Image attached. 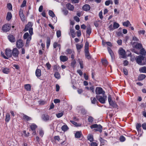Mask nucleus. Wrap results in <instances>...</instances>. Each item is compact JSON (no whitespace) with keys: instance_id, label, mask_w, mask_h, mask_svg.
Masks as SVG:
<instances>
[{"instance_id":"obj_11","label":"nucleus","mask_w":146,"mask_h":146,"mask_svg":"<svg viewBox=\"0 0 146 146\" xmlns=\"http://www.w3.org/2000/svg\"><path fill=\"white\" fill-rule=\"evenodd\" d=\"M42 119L45 121H48L52 119L51 117H50L49 115L47 114L43 115L42 116Z\"/></svg>"},{"instance_id":"obj_20","label":"nucleus","mask_w":146,"mask_h":146,"mask_svg":"<svg viewBox=\"0 0 146 146\" xmlns=\"http://www.w3.org/2000/svg\"><path fill=\"white\" fill-rule=\"evenodd\" d=\"M23 119L26 121H29L31 120V118L30 117H29L27 115L24 114H23Z\"/></svg>"},{"instance_id":"obj_52","label":"nucleus","mask_w":146,"mask_h":146,"mask_svg":"<svg viewBox=\"0 0 146 146\" xmlns=\"http://www.w3.org/2000/svg\"><path fill=\"white\" fill-rule=\"evenodd\" d=\"M90 90H89L90 91L92 92L93 93H94V87L93 86H91L90 87Z\"/></svg>"},{"instance_id":"obj_30","label":"nucleus","mask_w":146,"mask_h":146,"mask_svg":"<svg viewBox=\"0 0 146 146\" xmlns=\"http://www.w3.org/2000/svg\"><path fill=\"white\" fill-rule=\"evenodd\" d=\"M25 89L27 91H30L31 90V86L30 84H26L24 86Z\"/></svg>"},{"instance_id":"obj_17","label":"nucleus","mask_w":146,"mask_h":146,"mask_svg":"<svg viewBox=\"0 0 146 146\" xmlns=\"http://www.w3.org/2000/svg\"><path fill=\"white\" fill-rule=\"evenodd\" d=\"M90 6L88 4H85L82 7V9L84 11H87L90 10Z\"/></svg>"},{"instance_id":"obj_13","label":"nucleus","mask_w":146,"mask_h":146,"mask_svg":"<svg viewBox=\"0 0 146 146\" xmlns=\"http://www.w3.org/2000/svg\"><path fill=\"white\" fill-rule=\"evenodd\" d=\"M144 59V57L140 55L137 56L136 59L137 62L139 64L142 65V61Z\"/></svg>"},{"instance_id":"obj_54","label":"nucleus","mask_w":146,"mask_h":146,"mask_svg":"<svg viewBox=\"0 0 146 146\" xmlns=\"http://www.w3.org/2000/svg\"><path fill=\"white\" fill-rule=\"evenodd\" d=\"M7 7L9 10H11L12 9V5L11 3H8L7 5Z\"/></svg>"},{"instance_id":"obj_36","label":"nucleus","mask_w":146,"mask_h":146,"mask_svg":"<svg viewBox=\"0 0 146 146\" xmlns=\"http://www.w3.org/2000/svg\"><path fill=\"white\" fill-rule=\"evenodd\" d=\"M139 71L141 72L146 73V67L143 66L139 69Z\"/></svg>"},{"instance_id":"obj_35","label":"nucleus","mask_w":146,"mask_h":146,"mask_svg":"<svg viewBox=\"0 0 146 146\" xmlns=\"http://www.w3.org/2000/svg\"><path fill=\"white\" fill-rule=\"evenodd\" d=\"M110 4H113V2L111 0H107L105 1V5L106 6L109 5Z\"/></svg>"},{"instance_id":"obj_57","label":"nucleus","mask_w":146,"mask_h":146,"mask_svg":"<svg viewBox=\"0 0 146 146\" xmlns=\"http://www.w3.org/2000/svg\"><path fill=\"white\" fill-rule=\"evenodd\" d=\"M27 1L26 0H24L23 2V3L21 5V7H24L26 6V4Z\"/></svg>"},{"instance_id":"obj_15","label":"nucleus","mask_w":146,"mask_h":146,"mask_svg":"<svg viewBox=\"0 0 146 146\" xmlns=\"http://www.w3.org/2000/svg\"><path fill=\"white\" fill-rule=\"evenodd\" d=\"M19 15L21 20L22 21H25V19L23 14V11L22 9H20L19 10Z\"/></svg>"},{"instance_id":"obj_19","label":"nucleus","mask_w":146,"mask_h":146,"mask_svg":"<svg viewBox=\"0 0 146 146\" xmlns=\"http://www.w3.org/2000/svg\"><path fill=\"white\" fill-rule=\"evenodd\" d=\"M66 7L68 10L70 11H73L74 9V6L69 3L66 4Z\"/></svg>"},{"instance_id":"obj_37","label":"nucleus","mask_w":146,"mask_h":146,"mask_svg":"<svg viewBox=\"0 0 146 146\" xmlns=\"http://www.w3.org/2000/svg\"><path fill=\"white\" fill-rule=\"evenodd\" d=\"M78 62L80 65V67L81 68H84V65L83 63V61L81 59H78Z\"/></svg>"},{"instance_id":"obj_47","label":"nucleus","mask_w":146,"mask_h":146,"mask_svg":"<svg viewBox=\"0 0 146 146\" xmlns=\"http://www.w3.org/2000/svg\"><path fill=\"white\" fill-rule=\"evenodd\" d=\"M64 113L63 112L58 113L56 114V117L58 118H60L62 117Z\"/></svg>"},{"instance_id":"obj_56","label":"nucleus","mask_w":146,"mask_h":146,"mask_svg":"<svg viewBox=\"0 0 146 146\" xmlns=\"http://www.w3.org/2000/svg\"><path fill=\"white\" fill-rule=\"evenodd\" d=\"M93 118L91 116H90L88 119V121L90 123H92L93 121Z\"/></svg>"},{"instance_id":"obj_58","label":"nucleus","mask_w":146,"mask_h":146,"mask_svg":"<svg viewBox=\"0 0 146 146\" xmlns=\"http://www.w3.org/2000/svg\"><path fill=\"white\" fill-rule=\"evenodd\" d=\"M123 72L124 73V74L127 75L128 74V72H127V70L125 68H123Z\"/></svg>"},{"instance_id":"obj_26","label":"nucleus","mask_w":146,"mask_h":146,"mask_svg":"<svg viewBox=\"0 0 146 146\" xmlns=\"http://www.w3.org/2000/svg\"><path fill=\"white\" fill-rule=\"evenodd\" d=\"M65 53L66 54H71L72 53H74V52L73 50L70 49L68 48L66 50Z\"/></svg>"},{"instance_id":"obj_60","label":"nucleus","mask_w":146,"mask_h":146,"mask_svg":"<svg viewBox=\"0 0 146 146\" xmlns=\"http://www.w3.org/2000/svg\"><path fill=\"white\" fill-rule=\"evenodd\" d=\"M54 139L55 140H57L58 141H59L60 140V137L58 136H54Z\"/></svg>"},{"instance_id":"obj_34","label":"nucleus","mask_w":146,"mask_h":146,"mask_svg":"<svg viewBox=\"0 0 146 146\" xmlns=\"http://www.w3.org/2000/svg\"><path fill=\"white\" fill-rule=\"evenodd\" d=\"M2 71L4 73L6 74H8L10 72L9 69L7 68H3Z\"/></svg>"},{"instance_id":"obj_62","label":"nucleus","mask_w":146,"mask_h":146,"mask_svg":"<svg viewBox=\"0 0 146 146\" xmlns=\"http://www.w3.org/2000/svg\"><path fill=\"white\" fill-rule=\"evenodd\" d=\"M74 19L77 22H79L80 21V19L79 18L76 16H75L74 17Z\"/></svg>"},{"instance_id":"obj_22","label":"nucleus","mask_w":146,"mask_h":146,"mask_svg":"<svg viewBox=\"0 0 146 146\" xmlns=\"http://www.w3.org/2000/svg\"><path fill=\"white\" fill-rule=\"evenodd\" d=\"M36 75L37 77H40L41 75V70L38 69H36L35 72Z\"/></svg>"},{"instance_id":"obj_46","label":"nucleus","mask_w":146,"mask_h":146,"mask_svg":"<svg viewBox=\"0 0 146 146\" xmlns=\"http://www.w3.org/2000/svg\"><path fill=\"white\" fill-rule=\"evenodd\" d=\"M75 137L76 138H80L81 136V133L79 131L77 132L75 134Z\"/></svg>"},{"instance_id":"obj_59","label":"nucleus","mask_w":146,"mask_h":146,"mask_svg":"<svg viewBox=\"0 0 146 146\" xmlns=\"http://www.w3.org/2000/svg\"><path fill=\"white\" fill-rule=\"evenodd\" d=\"M99 16L101 19H102L103 18L102 12V11H101L99 12Z\"/></svg>"},{"instance_id":"obj_25","label":"nucleus","mask_w":146,"mask_h":146,"mask_svg":"<svg viewBox=\"0 0 146 146\" xmlns=\"http://www.w3.org/2000/svg\"><path fill=\"white\" fill-rule=\"evenodd\" d=\"M12 17V15L11 13L10 12H8L7 13L6 19L8 21H9L11 19Z\"/></svg>"},{"instance_id":"obj_31","label":"nucleus","mask_w":146,"mask_h":146,"mask_svg":"<svg viewBox=\"0 0 146 146\" xmlns=\"http://www.w3.org/2000/svg\"><path fill=\"white\" fill-rule=\"evenodd\" d=\"M37 126L35 124H32L30 125V127L32 131H34L37 128Z\"/></svg>"},{"instance_id":"obj_8","label":"nucleus","mask_w":146,"mask_h":146,"mask_svg":"<svg viewBox=\"0 0 146 146\" xmlns=\"http://www.w3.org/2000/svg\"><path fill=\"white\" fill-rule=\"evenodd\" d=\"M108 101L110 105L113 108H116L117 107V104L114 103L111 100V97L110 95H109L108 97Z\"/></svg>"},{"instance_id":"obj_27","label":"nucleus","mask_w":146,"mask_h":146,"mask_svg":"<svg viewBox=\"0 0 146 146\" xmlns=\"http://www.w3.org/2000/svg\"><path fill=\"white\" fill-rule=\"evenodd\" d=\"M134 47L137 49H140L142 48V46L141 44L137 43L134 46Z\"/></svg>"},{"instance_id":"obj_49","label":"nucleus","mask_w":146,"mask_h":146,"mask_svg":"<svg viewBox=\"0 0 146 146\" xmlns=\"http://www.w3.org/2000/svg\"><path fill=\"white\" fill-rule=\"evenodd\" d=\"M141 127V125L140 123H137L136 126V129L137 130V131H140L141 129L140 128Z\"/></svg>"},{"instance_id":"obj_42","label":"nucleus","mask_w":146,"mask_h":146,"mask_svg":"<svg viewBox=\"0 0 146 146\" xmlns=\"http://www.w3.org/2000/svg\"><path fill=\"white\" fill-rule=\"evenodd\" d=\"M86 30L87 33L88 34L90 35L91 32V29L90 27L88 26V27H87Z\"/></svg>"},{"instance_id":"obj_48","label":"nucleus","mask_w":146,"mask_h":146,"mask_svg":"<svg viewBox=\"0 0 146 146\" xmlns=\"http://www.w3.org/2000/svg\"><path fill=\"white\" fill-rule=\"evenodd\" d=\"M119 139L120 141L123 142L125 140V138L124 136L121 135Z\"/></svg>"},{"instance_id":"obj_33","label":"nucleus","mask_w":146,"mask_h":146,"mask_svg":"<svg viewBox=\"0 0 146 146\" xmlns=\"http://www.w3.org/2000/svg\"><path fill=\"white\" fill-rule=\"evenodd\" d=\"M123 26L127 27H128L129 25H131V24H130V22L129 21H127L126 22H123Z\"/></svg>"},{"instance_id":"obj_63","label":"nucleus","mask_w":146,"mask_h":146,"mask_svg":"<svg viewBox=\"0 0 146 146\" xmlns=\"http://www.w3.org/2000/svg\"><path fill=\"white\" fill-rule=\"evenodd\" d=\"M142 127L143 129L146 130V123H144L142 124Z\"/></svg>"},{"instance_id":"obj_44","label":"nucleus","mask_w":146,"mask_h":146,"mask_svg":"<svg viewBox=\"0 0 146 146\" xmlns=\"http://www.w3.org/2000/svg\"><path fill=\"white\" fill-rule=\"evenodd\" d=\"M54 76L56 78L59 79L60 78V75L58 72H56L54 74Z\"/></svg>"},{"instance_id":"obj_28","label":"nucleus","mask_w":146,"mask_h":146,"mask_svg":"<svg viewBox=\"0 0 146 146\" xmlns=\"http://www.w3.org/2000/svg\"><path fill=\"white\" fill-rule=\"evenodd\" d=\"M87 138L91 142H93L94 141L93 136L92 135L89 134L87 136Z\"/></svg>"},{"instance_id":"obj_10","label":"nucleus","mask_w":146,"mask_h":146,"mask_svg":"<svg viewBox=\"0 0 146 146\" xmlns=\"http://www.w3.org/2000/svg\"><path fill=\"white\" fill-rule=\"evenodd\" d=\"M119 54L121 56L122 58H126L125 51L122 48H120L119 50Z\"/></svg>"},{"instance_id":"obj_41","label":"nucleus","mask_w":146,"mask_h":146,"mask_svg":"<svg viewBox=\"0 0 146 146\" xmlns=\"http://www.w3.org/2000/svg\"><path fill=\"white\" fill-rule=\"evenodd\" d=\"M49 15L52 17H55V15L54 12L51 10H49Z\"/></svg>"},{"instance_id":"obj_23","label":"nucleus","mask_w":146,"mask_h":146,"mask_svg":"<svg viewBox=\"0 0 146 146\" xmlns=\"http://www.w3.org/2000/svg\"><path fill=\"white\" fill-rule=\"evenodd\" d=\"M146 76L143 74H141L139 75L138 77V80L141 81L143 80L145 78Z\"/></svg>"},{"instance_id":"obj_51","label":"nucleus","mask_w":146,"mask_h":146,"mask_svg":"<svg viewBox=\"0 0 146 146\" xmlns=\"http://www.w3.org/2000/svg\"><path fill=\"white\" fill-rule=\"evenodd\" d=\"M56 35L58 38H59L61 36V31L60 30H58L57 31Z\"/></svg>"},{"instance_id":"obj_55","label":"nucleus","mask_w":146,"mask_h":146,"mask_svg":"<svg viewBox=\"0 0 146 146\" xmlns=\"http://www.w3.org/2000/svg\"><path fill=\"white\" fill-rule=\"evenodd\" d=\"M102 64L105 66L107 65L108 64V62L107 60H102Z\"/></svg>"},{"instance_id":"obj_29","label":"nucleus","mask_w":146,"mask_h":146,"mask_svg":"<svg viewBox=\"0 0 146 146\" xmlns=\"http://www.w3.org/2000/svg\"><path fill=\"white\" fill-rule=\"evenodd\" d=\"M69 129V128L66 125H64L61 127L62 130L65 132L67 131Z\"/></svg>"},{"instance_id":"obj_43","label":"nucleus","mask_w":146,"mask_h":146,"mask_svg":"<svg viewBox=\"0 0 146 146\" xmlns=\"http://www.w3.org/2000/svg\"><path fill=\"white\" fill-rule=\"evenodd\" d=\"M50 40L49 37H48L46 41V47L48 48L49 47L50 44Z\"/></svg>"},{"instance_id":"obj_1","label":"nucleus","mask_w":146,"mask_h":146,"mask_svg":"<svg viewBox=\"0 0 146 146\" xmlns=\"http://www.w3.org/2000/svg\"><path fill=\"white\" fill-rule=\"evenodd\" d=\"M19 54V51L16 48H13L12 50V56H13V58L15 60H18Z\"/></svg>"},{"instance_id":"obj_39","label":"nucleus","mask_w":146,"mask_h":146,"mask_svg":"<svg viewBox=\"0 0 146 146\" xmlns=\"http://www.w3.org/2000/svg\"><path fill=\"white\" fill-rule=\"evenodd\" d=\"M140 53L141 54L145 56L146 54V52L143 48H142L140 50Z\"/></svg>"},{"instance_id":"obj_40","label":"nucleus","mask_w":146,"mask_h":146,"mask_svg":"<svg viewBox=\"0 0 146 146\" xmlns=\"http://www.w3.org/2000/svg\"><path fill=\"white\" fill-rule=\"evenodd\" d=\"M57 46H60L59 48V50L60 48V44H58L57 42H55L53 44V47L54 48H55Z\"/></svg>"},{"instance_id":"obj_6","label":"nucleus","mask_w":146,"mask_h":146,"mask_svg":"<svg viewBox=\"0 0 146 146\" xmlns=\"http://www.w3.org/2000/svg\"><path fill=\"white\" fill-rule=\"evenodd\" d=\"M23 38L25 39H27L26 44H28L31 39V36L29 35L28 33L27 32L25 33L23 35Z\"/></svg>"},{"instance_id":"obj_9","label":"nucleus","mask_w":146,"mask_h":146,"mask_svg":"<svg viewBox=\"0 0 146 146\" xmlns=\"http://www.w3.org/2000/svg\"><path fill=\"white\" fill-rule=\"evenodd\" d=\"M11 28V25L9 24H6L4 25L2 28V29L4 32H8V31Z\"/></svg>"},{"instance_id":"obj_7","label":"nucleus","mask_w":146,"mask_h":146,"mask_svg":"<svg viewBox=\"0 0 146 146\" xmlns=\"http://www.w3.org/2000/svg\"><path fill=\"white\" fill-rule=\"evenodd\" d=\"M91 128H96L95 129V131H98L101 132L102 131V127L100 125H98L97 124H94L92 125L90 127Z\"/></svg>"},{"instance_id":"obj_18","label":"nucleus","mask_w":146,"mask_h":146,"mask_svg":"<svg viewBox=\"0 0 146 146\" xmlns=\"http://www.w3.org/2000/svg\"><path fill=\"white\" fill-rule=\"evenodd\" d=\"M60 59L61 61L64 62L67 61L68 58L66 56L61 55L60 57Z\"/></svg>"},{"instance_id":"obj_3","label":"nucleus","mask_w":146,"mask_h":146,"mask_svg":"<svg viewBox=\"0 0 146 146\" xmlns=\"http://www.w3.org/2000/svg\"><path fill=\"white\" fill-rule=\"evenodd\" d=\"M102 95V96H101L100 95H96V98L100 103L102 104H104L106 103L107 97L105 95Z\"/></svg>"},{"instance_id":"obj_16","label":"nucleus","mask_w":146,"mask_h":146,"mask_svg":"<svg viewBox=\"0 0 146 146\" xmlns=\"http://www.w3.org/2000/svg\"><path fill=\"white\" fill-rule=\"evenodd\" d=\"M107 49L109 53L110 54L111 58L112 59H113L115 58V56L114 53L113 52L112 50L109 47H107Z\"/></svg>"},{"instance_id":"obj_2","label":"nucleus","mask_w":146,"mask_h":146,"mask_svg":"<svg viewBox=\"0 0 146 146\" xmlns=\"http://www.w3.org/2000/svg\"><path fill=\"white\" fill-rule=\"evenodd\" d=\"M5 55L4 53L1 52V55L2 57L5 59H8L9 58H10L12 56V50L9 49L7 48L5 50Z\"/></svg>"},{"instance_id":"obj_32","label":"nucleus","mask_w":146,"mask_h":146,"mask_svg":"<svg viewBox=\"0 0 146 146\" xmlns=\"http://www.w3.org/2000/svg\"><path fill=\"white\" fill-rule=\"evenodd\" d=\"M10 118L11 117L9 113H7L6 115V117L5 119V121L7 122H9L10 121Z\"/></svg>"},{"instance_id":"obj_38","label":"nucleus","mask_w":146,"mask_h":146,"mask_svg":"<svg viewBox=\"0 0 146 146\" xmlns=\"http://www.w3.org/2000/svg\"><path fill=\"white\" fill-rule=\"evenodd\" d=\"M119 26V24L116 22H114L113 24V28L114 29H116L118 28Z\"/></svg>"},{"instance_id":"obj_24","label":"nucleus","mask_w":146,"mask_h":146,"mask_svg":"<svg viewBox=\"0 0 146 146\" xmlns=\"http://www.w3.org/2000/svg\"><path fill=\"white\" fill-rule=\"evenodd\" d=\"M8 38L11 42H14L15 41L14 37L11 35H10L8 36Z\"/></svg>"},{"instance_id":"obj_12","label":"nucleus","mask_w":146,"mask_h":146,"mask_svg":"<svg viewBox=\"0 0 146 146\" xmlns=\"http://www.w3.org/2000/svg\"><path fill=\"white\" fill-rule=\"evenodd\" d=\"M16 46L19 48H21L23 46V41L22 40L19 39L16 42Z\"/></svg>"},{"instance_id":"obj_14","label":"nucleus","mask_w":146,"mask_h":146,"mask_svg":"<svg viewBox=\"0 0 146 146\" xmlns=\"http://www.w3.org/2000/svg\"><path fill=\"white\" fill-rule=\"evenodd\" d=\"M32 26L33 23L32 22H28V24L26 25L24 31L25 32L27 31L29 29L32 28Z\"/></svg>"},{"instance_id":"obj_50","label":"nucleus","mask_w":146,"mask_h":146,"mask_svg":"<svg viewBox=\"0 0 146 146\" xmlns=\"http://www.w3.org/2000/svg\"><path fill=\"white\" fill-rule=\"evenodd\" d=\"M100 140L101 143L103 145L105 144L106 143V140H104L101 137L100 138Z\"/></svg>"},{"instance_id":"obj_45","label":"nucleus","mask_w":146,"mask_h":146,"mask_svg":"<svg viewBox=\"0 0 146 146\" xmlns=\"http://www.w3.org/2000/svg\"><path fill=\"white\" fill-rule=\"evenodd\" d=\"M76 48L77 50H80L82 48L83 46V45L82 44H77L76 45Z\"/></svg>"},{"instance_id":"obj_5","label":"nucleus","mask_w":146,"mask_h":146,"mask_svg":"<svg viewBox=\"0 0 146 146\" xmlns=\"http://www.w3.org/2000/svg\"><path fill=\"white\" fill-rule=\"evenodd\" d=\"M96 94L97 95L102 94V95H105V92L103 90L102 88L100 87H97L96 88L95 90Z\"/></svg>"},{"instance_id":"obj_21","label":"nucleus","mask_w":146,"mask_h":146,"mask_svg":"<svg viewBox=\"0 0 146 146\" xmlns=\"http://www.w3.org/2000/svg\"><path fill=\"white\" fill-rule=\"evenodd\" d=\"M90 100L91 102L93 104H95L96 103H98V100L96 98V97H92L90 98Z\"/></svg>"},{"instance_id":"obj_4","label":"nucleus","mask_w":146,"mask_h":146,"mask_svg":"<svg viewBox=\"0 0 146 146\" xmlns=\"http://www.w3.org/2000/svg\"><path fill=\"white\" fill-rule=\"evenodd\" d=\"M89 43L88 42H86L85 45V56L88 59H90L91 58V56L89 54Z\"/></svg>"},{"instance_id":"obj_61","label":"nucleus","mask_w":146,"mask_h":146,"mask_svg":"<svg viewBox=\"0 0 146 146\" xmlns=\"http://www.w3.org/2000/svg\"><path fill=\"white\" fill-rule=\"evenodd\" d=\"M29 31V32L30 33V35H32L33 34V28H30V29H28Z\"/></svg>"},{"instance_id":"obj_53","label":"nucleus","mask_w":146,"mask_h":146,"mask_svg":"<svg viewBox=\"0 0 146 146\" xmlns=\"http://www.w3.org/2000/svg\"><path fill=\"white\" fill-rule=\"evenodd\" d=\"M76 63V61L74 59L72 60L71 63V66H72L73 67H74L75 66Z\"/></svg>"},{"instance_id":"obj_64","label":"nucleus","mask_w":146,"mask_h":146,"mask_svg":"<svg viewBox=\"0 0 146 146\" xmlns=\"http://www.w3.org/2000/svg\"><path fill=\"white\" fill-rule=\"evenodd\" d=\"M91 146H98V144L95 142H92L90 143Z\"/></svg>"}]
</instances>
